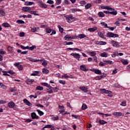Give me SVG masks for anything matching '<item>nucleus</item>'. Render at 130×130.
Returning <instances> with one entry per match:
<instances>
[{"label":"nucleus","instance_id":"obj_12","mask_svg":"<svg viewBox=\"0 0 130 130\" xmlns=\"http://www.w3.org/2000/svg\"><path fill=\"white\" fill-rule=\"evenodd\" d=\"M34 79H27L25 82L27 85H31V84L34 83Z\"/></svg>","mask_w":130,"mask_h":130},{"label":"nucleus","instance_id":"obj_18","mask_svg":"<svg viewBox=\"0 0 130 130\" xmlns=\"http://www.w3.org/2000/svg\"><path fill=\"white\" fill-rule=\"evenodd\" d=\"M77 37H78V39H79V38H80V39H82L83 38H85V37H87V36L82 34L78 35V36H77Z\"/></svg>","mask_w":130,"mask_h":130},{"label":"nucleus","instance_id":"obj_47","mask_svg":"<svg viewBox=\"0 0 130 130\" xmlns=\"http://www.w3.org/2000/svg\"><path fill=\"white\" fill-rule=\"evenodd\" d=\"M45 30H46V31L49 34L51 33V31H52V29H51V28H46Z\"/></svg>","mask_w":130,"mask_h":130},{"label":"nucleus","instance_id":"obj_13","mask_svg":"<svg viewBox=\"0 0 130 130\" xmlns=\"http://www.w3.org/2000/svg\"><path fill=\"white\" fill-rule=\"evenodd\" d=\"M101 92H103V93H105V94H110V93H111V91L106 90L104 88L101 89Z\"/></svg>","mask_w":130,"mask_h":130},{"label":"nucleus","instance_id":"obj_4","mask_svg":"<svg viewBox=\"0 0 130 130\" xmlns=\"http://www.w3.org/2000/svg\"><path fill=\"white\" fill-rule=\"evenodd\" d=\"M70 55L73 56V57H74V58H76L78 61H79L80 58H81V55L79 53H72L70 54Z\"/></svg>","mask_w":130,"mask_h":130},{"label":"nucleus","instance_id":"obj_45","mask_svg":"<svg viewBox=\"0 0 130 130\" xmlns=\"http://www.w3.org/2000/svg\"><path fill=\"white\" fill-rule=\"evenodd\" d=\"M99 66H101V67H105L106 66V63L104 62V63L102 61H100L99 63Z\"/></svg>","mask_w":130,"mask_h":130},{"label":"nucleus","instance_id":"obj_57","mask_svg":"<svg viewBox=\"0 0 130 130\" xmlns=\"http://www.w3.org/2000/svg\"><path fill=\"white\" fill-rule=\"evenodd\" d=\"M102 79V77L101 76H96L95 77V80H100Z\"/></svg>","mask_w":130,"mask_h":130},{"label":"nucleus","instance_id":"obj_30","mask_svg":"<svg viewBox=\"0 0 130 130\" xmlns=\"http://www.w3.org/2000/svg\"><path fill=\"white\" fill-rule=\"evenodd\" d=\"M40 7L41 8H44V9H47V5L44 4V3H41L40 5Z\"/></svg>","mask_w":130,"mask_h":130},{"label":"nucleus","instance_id":"obj_2","mask_svg":"<svg viewBox=\"0 0 130 130\" xmlns=\"http://www.w3.org/2000/svg\"><path fill=\"white\" fill-rule=\"evenodd\" d=\"M111 11V12L108 11H104V13L105 14H110V15H112L113 16H116L117 15V11L115 10H109Z\"/></svg>","mask_w":130,"mask_h":130},{"label":"nucleus","instance_id":"obj_54","mask_svg":"<svg viewBox=\"0 0 130 130\" xmlns=\"http://www.w3.org/2000/svg\"><path fill=\"white\" fill-rule=\"evenodd\" d=\"M41 85L42 86H45V87H48V84L45 82H43L41 83Z\"/></svg>","mask_w":130,"mask_h":130},{"label":"nucleus","instance_id":"obj_61","mask_svg":"<svg viewBox=\"0 0 130 130\" xmlns=\"http://www.w3.org/2000/svg\"><path fill=\"white\" fill-rule=\"evenodd\" d=\"M8 51H10V52L13 51V47H12L11 46H9L8 47Z\"/></svg>","mask_w":130,"mask_h":130},{"label":"nucleus","instance_id":"obj_14","mask_svg":"<svg viewBox=\"0 0 130 130\" xmlns=\"http://www.w3.org/2000/svg\"><path fill=\"white\" fill-rule=\"evenodd\" d=\"M96 30H97V27H94L92 28H88V31H89V32H95V31H96Z\"/></svg>","mask_w":130,"mask_h":130},{"label":"nucleus","instance_id":"obj_21","mask_svg":"<svg viewBox=\"0 0 130 130\" xmlns=\"http://www.w3.org/2000/svg\"><path fill=\"white\" fill-rule=\"evenodd\" d=\"M39 31V27H34L31 28V32H38Z\"/></svg>","mask_w":130,"mask_h":130},{"label":"nucleus","instance_id":"obj_6","mask_svg":"<svg viewBox=\"0 0 130 130\" xmlns=\"http://www.w3.org/2000/svg\"><path fill=\"white\" fill-rule=\"evenodd\" d=\"M31 118L32 119H38L39 117L36 114V113L33 112L31 114Z\"/></svg>","mask_w":130,"mask_h":130},{"label":"nucleus","instance_id":"obj_37","mask_svg":"<svg viewBox=\"0 0 130 130\" xmlns=\"http://www.w3.org/2000/svg\"><path fill=\"white\" fill-rule=\"evenodd\" d=\"M58 28L60 33H63V28L61 27V26H60L59 25H58Z\"/></svg>","mask_w":130,"mask_h":130},{"label":"nucleus","instance_id":"obj_10","mask_svg":"<svg viewBox=\"0 0 130 130\" xmlns=\"http://www.w3.org/2000/svg\"><path fill=\"white\" fill-rule=\"evenodd\" d=\"M22 11L23 12H30L31 11V8L29 7H24L22 8Z\"/></svg>","mask_w":130,"mask_h":130},{"label":"nucleus","instance_id":"obj_11","mask_svg":"<svg viewBox=\"0 0 130 130\" xmlns=\"http://www.w3.org/2000/svg\"><path fill=\"white\" fill-rule=\"evenodd\" d=\"M113 115L114 116H117V117H119L122 115V113L121 112H114L113 113Z\"/></svg>","mask_w":130,"mask_h":130},{"label":"nucleus","instance_id":"obj_1","mask_svg":"<svg viewBox=\"0 0 130 130\" xmlns=\"http://www.w3.org/2000/svg\"><path fill=\"white\" fill-rule=\"evenodd\" d=\"M66 18V21L68 23H73L76 21V18L73 17V15H66L64 16Z\"/></svg>","mask_w":130,"mask_h":130},{"label":"nucleus","instance_id":"obj_19","mask_svg":"<svg viewBox=\"0 0 130 130\" xmlns=\"http://www.w3.org/2000/svg\"><path fill=\"white\" fill-rule=\"evenodd\" d=\"M51 127H54V126L51 124H48L43 127L42 129H44V128H51Z\"/></svg>","mask_w":130,"mask_h":130},{"label":"nucleus","instance_id":"obj_22","mask_svg":"<svg viewBox=\"0 0 130 130\" xmlns=\"http://www.w3.org/2000/svg\"><path fill=\"white\" fill-rule=\"evenodd\" d=\"M64 39L65 40H67V41H71L72 40V39L71 38V36L69 35H67L64 37Z\"/></svg>","mask_w":130,"mask_h":130},{"label":"nucleus","instance_id":"obj_40","mask_svg":"<svg viewBox=\"0 0 130 130\" xmlns=\"http://www.w3.org/2000/svg\"><path fill=\"white\" fill-rule=\"evenodd\" d=\"M37 111L38 113V114H39L40 116H42V115L44 114V113H43V112L40 111V110H37Z\"/></svg>","mask_w":130,"mask_h":130},{"label":"nucleus","instance_id":"obj_16","mask_svg":"<svg viewBox=\"0 0 130 130\" xmlns=\"http://www.w3.org/2000/svg\"><path fill=\"white\" fill-rule=\"evenodd\" d=\"M26 59H28V60H29V61H31L32 62H37V61H38V60H40L34 59H33V58L31 57H27Z\"/></svg>","mask_w":130,"mask_h":130},{"label":"nucleus","instance_id":"obj_63","mask_svg":"<svg viewBox=\"0 0 130 130\" xmlns=\"http://www.w3.org/2000/svg\"><path fill=\"white\" fill-rule=\"evenodd\" d=\"M52 90H53L54 92H56L58 91L57 90H58V87H53Z\"/></svg>","mask_w":130,"mask_h":130},{"label":"nucleus","instance_id":"obj_42","mask_svg":"<svg viewBox=\"0 0 130 130\" xmlns=\"http://www.w3.org/2000/svg\"><path fill=\"white\" fill-rule=\"evenodd\" d=\"M64 43L65 45H73V44H74V42H64Z\"/></svg>","mask_w":130,"mask_h":130},{"label":"nucleus","instance_id":"obj_38","mask_svg":"<svg viewBox=\"0 0 130 130\" xmlns=\"http://www.w3.org/2000/svg\"><path fill=\"white\" fill-rule=\"evenodd\" d=\"M121 61V62H122L123 64H128V62H127V60L122 59Z\"/></svg>","mask_w":130,"mask_h":130},{"label":"nucleus","instance_id":"obj_36","mask_svg":"<svg viewBox=\"0 0 130 130\" xmlns=\"http://www.w3.org/2000/svg\"><path fill=\"white\" fill-rule=\"evenodd\" d=\"M0 15H1L2 16H5L6 12H5V10L0 9Z\"/></svg>","mask_w":130,"mask_h":130},{"label":"nucleus","instance_id":"obj_9","mask_svg":"<svg viewBox=\"0 0 130 130\" xmlns=\"http://www.w3.org/2000/svg\"><path fill=\"white\" fill-rule=\"evenodd\" d=\"M111 42L113 44V46L114 47H120V46L118 45V42L115 41H112Z\"/></svg>","mask_w":130,"mask_h":130},{"label":"nucleus","instance_id":"obj_50","mask_svg":"<svg viewBox=\"0 0 130 130\" xmlns=\"http://www.w3.org/2000/svg\"><path fill=\"white\" fill-rule=\"evenodd\" d=\"M59 83H60V84H62V85H66V81L64 80H59Z\"/></svg>","mask_w":130,"mask_h":130},{"label":"nucleus","instance_id":"obj_7","mask_svg":"<svg viewBox=\"0 0 130 130\" xmlns=\"http://www.w3.org/2000/svg\"><path fill=\"white\" fill-rule=\"evenodd\" d=\"M80 90H81L82 92H84V93H87L88 92V88H86L85 86H80L79 87Z\"/></svg>","mask_w":130,"mask_h":130},{"label":"nucleus","instance_id":"obj_29","mask_svg":"<svg viewBox=\"0 0 130 130\" xmlns=\"http://www.w3.org/2000/svg\"><path fill=\"white\" fill-rule=\"evenodd\" d=\"M42 73H43V74H48V73H49V70H48L45 68H44V69H43Z\"/></svg>","mask_w":130,"mask_h":130},{"label":"nucleus","instance_id":"obj_31","mask_svg":"<svg viewBox=\"0 0 130 130\" xmlns=\"http://www.w3.org/2000/svg\"><path fill=\"white\" fill-rule=\"evenodd\" d=\"M36 90H39V91H42L43 90V87L41 86H37L36 88Z\"/></svg>","mask_w":130,"mask_h":130},{"label":"nucleus","instance_id":"obj_26","mask_svg":"<svg viewBox=\"0 0 130 130\" xmlns=\"http://www.w3.org/2000/svg\"><path fill=\"white\" fill-rule=\"evenodd\" d=\"M35 49H36V46H32L31 47L27 46V49H28V50H34Z\"/></svg>","mask_w":130,"mask_h":130},{"label":"nucleus","instance_id":"obj_20","mask_svg":"<svg viewBox=\"0 0 130 130\" xmlns=\"http://www.w3.org/2000/svg\"><path fill=\"white\" fill-rule=\"evenodd\" d=\"M98 16L100 18H103L105 17V14L102 12H100L98 13Z\"/></svg>","mask_w":130,"mask_h":130},{"label":"nucleus","instance_id":"obj_23","mask_svg":"<svg viewBox=\"0 0 130 130\" xmlns=\"http://www.w3.org/2000/svg\"><path fill=\"white\" fill-rule=\"evenodd\" d=\"M25 6H32V5H34V2H30L26 1L24 3Z\"/></svg>","mask_w":130,"mask_h":130},{"label":"nucleus","instance_id":"obj_48","mask_svg":"<svg viewBox=\"0 0 130 130\" xmlns=\"http://www.w3.org/2000/svg\"><path fill=\"white\" fill-rule=\"evenodd\" d=\"M47 93H49V94H51V93H53V91L52 90V89H50V88H48L47 89Z\"/></svg>","mask_w":130,"mask_h":130},{"label":"nucleus","instance_id":"obj_17","mask_svg":"<svg viewBox=\"0 0 130 130\" xmlns=\"http://www.w3.org/2000/svg\"><path fill=\"white\" fill-rule=\"evenodd\" d=\"M2 26L3 27H5V28H10L11 27V25L8 23V22H5L2 24Z\"/></svg>","mask_w":130,"mask_h":130},{"label":"nucleus","instance_id":"obj_56","mask_svg":"<svg viewBox=\"0 0 130 130\" xmlns=\"http://www.w3.org/2000/svg\"><path fill=\"white\" fill-rule=\"evenodd\" d=\"M20 37H24L25 36V33L24 32H21L19 33Z\"/></svg>","mask_w":130,"mask_h":130},{"label":"nucleus","instance_id":"obj_33","mask_svg":"<svg viewBox=\"0 0 130 130\" xmlns=\"http://www.w3.org/2000/svg\"><path fill=\"white\" fill-rule=\"evenodd\" d=\"M87 108H88V106H87V105H86V104H83L82 106V110H86Z\"/></svg>","mask_w":130,"mask_h":130},{"label":"nucleus","instance_id":"obj_24","mask_svg":"<svg viewBox=\"0 0 130 130\" xmlns=\"http://www.w3.org/2000/svg\"><path fill=\"white\" fill-rule=\"evenodd\" d=\"M29 14L31 15H34V16H39V14L36 13V11H29Z\"/></svg>","mask_w":130,"mask_h":130},{"label":"nucleus","instance_id":"obj_44","mask_svg":"<svg viewBox=\"0 0 130 130\" xmlns=\"http://www.w3.org/2000/svg\"><path fill=\"white\" fill-rule=\"evenodd\" d=\"M89 53L90 54L91 56H95V55H96L95 51L89 52Z\"/></svg>","mask_w":130,"mask_h":130},{"label":"nucleus","instance_id":"obj_51","mask_svg":"<svg viewBox=\"0 0 130 130\" xmlns=\"http://www.w3.org/2000/svg\"><path fill=\"white\" fill-rule=\"evenodd\" d=\"M107 44V43H106V42H104V41H100V45H105Z\"/></svg>","mask_w":130,"mask_h":130},{"label":"nucleus","instance_id":"obj_58","mask_svg":"<svg viewBox=\"0 0 130 130\" xmlns=\"http://www.w3.org/2000/svg\"><path fill=\"white\" fill-rule=\"evenodd\" d=\"M17 68L19 71H22V70H23V66L21 64L18 65Z\"/></svg>","mask_w":130,"mask_h":130},{"label":"nucleus","instance_id":"obj_39","mask_svg":"<svg viewBox=\"0 0 130 130\" xmlns=\"http://www.w3.org/2000/svg\"><path fill=\"white\" fill-rule=\"evenodd\" d=\"M16 23H18V24H24L25 23V21L22 20H17L16 21Z\"/></svg>","mask_w":130,"mask_h":130},{"label":"nucleus","instance_id":"obj_25","mask_svg":"<svg viewBox=\"0 0 130 130\" xmlns=\"http://www.w3.org/2000/svg\"><path fill=\"white\" fill-rule=\"evenodd\" d=\"M82 10L81 9H71V11L72 13H76V12H81Z\"/></svg>","mask_w":130,"mask_h":130},{"label":"nucleus","instance_id":"obj_27","mask_svg":"<svg viewBox=\"0 0 130 130\" xmlns=\"http://www.w3.org/2000/svg\"><path fill=\"white\" fill-rule=\"evenodd\" d=\"M98 34L99 36H100V37H101V38H103V39H105V38H104V35H103V34L101 31H99L98 32Z\"/></svg>","mask_w":130,"mask_h":130},{"label":"nucleus","instance_id":"obj_55","mask_svg":"<svg viewBox=\"0 0 130 130\" xmlns=\"http://www.w3.org/2000/svg\"><path fill=\"white\" fill-rule=\"evenodd\" d=\"M36 106H38V107H40L41 108H44V106L41 104H36Z\"/></svg>","mask_w":130,"mask_h":130},{"label":"nucleus","instance_id":"obj_15","mask_svg":"<svg viewBox=\"0 0 130 130\" xmlns=\"http://www.w3.org/2000/svg\"><path fill=\"white\" fill-rule=\"evenodd\" d=\"M80 70H81V71H83V72H87V71H88V69H86V66L85 65L81 66Z\"/></svg>","mask_w":130,"mask_h":130},{"label":"nucleus","instance_id":"obj_35","mask_svg":"<svg viewBox=\"0 0 130 130\" xmlns=\"http://www.w3.org/2000/svg\"><path fill=\"white\" fill-rule=\"evenodd\" d=\"M117 55H118V51L114 52L111 55L112 57H115V56H117Z\"/></svg>","mask_w":130,"mask_h":130},{"label":"nucleus","instance_id":"obj_32","mask_svg":"<svg viewBox=\"0 0 130 130\" xmlns=\"http://www.w3.org/2000/svg\"><path fill=\"white\" fill-rule=\"evenodd\" d=\"M104 62L106 63V66H107V64H112L113 62L111 60H105L104 61Z\"/></svg>","mask_w":130,"mask_h":130},{"label":"nucleus","instance_id":"obj_28","mask_svg":"<svg viewBox=\"0 0 130 130\" xmlns=\"http://www.w3.org/2000/svg\"><path fill=\"white\" fill-rule=\"evenodd\" d=\"M99 123H100V124H105L107 123V122L105 121L104 120L100 119L99 121Z\"/></svg>","mask_w":130,"mask_h":130},{"label":"nucleus","instance_id":"obj_52","mask_svg":"<svg viewBox=\"0 0 130 130\" xmlns=\"http://www.w3.org/2000/svg\"><path fill=\"white\" fill-rule=\"evenodd\" d=\"M72 117H74L76 119H79L80 118V117L77 115H72Z\"/></svg>","mask_w":130,"mask_h":130},{"label":"nucleus","instance_id":"obj_64","mask_svg":"<svg viewBox=\"0 0 130 130\" xmlns=\"http://www.w3.org/2000/svg\"><path fill=\"white\" fill-rule=\"evenodd\" d=\"M120 105L121 106H126V102H122L121 104H120Z\"/></svg>","mask_w":130,"mask_h":130},{"label":"nucleus","instance_id":"obj_41","mask_svg":"<svg viewBox=\"0 0 130 130\" xmlns=\"http://www.w3.org/2000/svg\"><path fill=\"white\" fill-rule=\"evenodd\" d=\"M107 53L103 52L101 54V56H102V57H107Z\"/></svg>","mask_w":130,"mask_h":130},{"label":"nucleus","instance_id":"obj_59","mask_svg":"<svg viewBox=\"0 0 130 130\" xmlns=\"http://www.w3.org/2000/svg\"><path fill=\"white\" fill-rule=\"evenodd\" d=\"M4 50V49H2L0 51V54H6V53H7V52H6V51H3Z\"/></svg>","mask_w":130,"mask_h":130},{"label":"nucleus","instance_id":"obj_46","mask_svg":"<svg viewBox=\"0 0 130 130\" xmlns=\"http://www.w3.org/2000/svg\"><path fill=\"white\" fill-rule=\"evenodd\" d=\"M47 3L49 5H53V4H54V2H53L52 0H48Z\"/></svg>","mask_w":130,"mask_h":130},{"label":"nucleus","instance_id":"obj_34","mask_svg":"<svg viewBox=\"0 0 130 130\" xmlns=\"http://www.w3.org/2000/svg\"><path fill=\"white\" fill-rule=\"evenodd\" d=\"M92 7V4H88L85 5V10H88V9H90Z\"/></svg>","mask_w":130,"mask_h":130},{"label":"nucleus","instance_id":"obj_60","mask_svg":"<svg viewBox=\"0 0 130 130\" xmlns=\"http://www.w3.org/2000/svg\"><path fill=\"white\" fill-rule=\"evenodd\" d=\"M7 73H8V74H11V75H15V72L12 70H9Z\"/></svg>","mask_w":130,"mask_h":130},{"label":"nucleus","instance_id":"obj_49","mask_svg":"<svg viewBox=\"0 0 130 130\" xmlns=\"http://www.w3.org/2000/svg\"><path fill=\"white\" fill-rule=\"evenodd\" d=\"M59 118V117H58V116H57L56 117H53L52 118V119L54 121H55V120H58Z\"/></svg>","mask_w":130,"mask_h":130},{"label":"nucleus","instance_id":"obj_53","mask_svg":"<svg viewBox=\"0 0 130 130\" xmlns=\"http://www.w3.org/2000/svg\"><path fill=\"white\" fill-rule=\"evenodd\" d=\"M29 101H28V100H27L26 99L23 100V103H24L26 105H27V104L29 103Z\"/></svg>","mask_w":130,"mask_h":130},{"label":"nucleus","instance_id":"obj_62","mask_svg":"<svg viewBox=\"0 0 130 130\" xmlns=\"http://www.w3.org/2000/svg\"><path fill=\"white\" fill-rule=\"evenodd\" d=\"M71 38V39H78V36H72Z\"/></svg>","mask_w":130,"mask_h":130},{"label":"nucleus","instance_id":"obj_8","mask_svg":"<svg viewBox=\"0 0 130 130\" xmlns=\"http://www.w3.org/2000/svg\"><path fill=\"white\" fill-rule=\"evenodd\" d=\"M15 103L13 102H10L8 104V106L9 107V108H14V107H15Z\"/></svg>","mask_w":130,"mask_h":130},{"label":"nucleus","instance_id":"obj_43","mask_svg":"<svg viewBox=\"0 0 130 130\" xmlns=\"http://www.w3.org/2000/svg\"><path fill=\"white\" fill-rule=\"evenodd\" d=\"M94 73L96 74V75H102V73L99 69H96Z\"/></svg>","mask_w":130,"mask_h":130},{"label":"nucleus","instance_id":"obj_5","mask_svg":"<svg viewBox=\"0 0 130 130\" xmlns=\"http://www.w3.org/2000/svg\"><path fill=\"white\" fill-rule=\"evenodd\" d=\"M101 9L107 10L108 11H114V8H112L109 6H102Z\"/></svg>","mask_w":130,"mask_h":130},{"label":"nucleus","instance_id":"obj_3","mask_svg":"<svg viewBox=\"0 0 130 130\" xmlns=\"http://www.w3.org/2000/svg\"><path fill=\"white\" fill-rule=\"evenodd\" d=\"M107 37H110V38H115L116 37H119V36L118 34L109 32L107 34Z\"/></svg>","mask_w":130,"mask_h":130}]
</instances>
